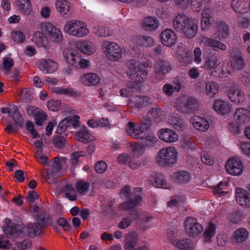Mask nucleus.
Here are the masks:
<instances>
[{
	"label": "nucleus",
	"mask_w": 250,
	"mask_h": 250,
	"mask_svg": "<svg viewBox=\"0 0 250 250\" xmlns=\"http://www.w3.org/2000/svg\"><path fill=\"white\" fill-rule=\"evenodd\" d=\"M143 25L146 30L151 31L158 27L159 22L155 18L149 17L144 20Z\"/></svg>",
	"instance_id": "nucleus-40"
},
{
	"label": "nucleus",
	"mask_w": 250,
	"mask_h": 250,
	"mask_svg": "<svg viewBox=\"0 0 250 250\" xmlns=\"http://www.w3.org/2000/svg\"><path fill=\"white\" fill-rule=\"evenodd\" d=\"M231 65L233 70H240L245 65L244 58L242 54L240 52H236L233 54L231 57Z\"/></svg>",
	"instance_id": "nucleus-26"
},
{
	"label": "nucleus",
	"mask_w": 250,
	"mask_h": 250,
	"mask_svg": "<svg viewBox=\"0 0 250 250\" xmlns=\"http://www.w3.org/2000/svg\"><path fill=\"white\" fill-rule=\"evenodd\" d=\"M20 11L24 14L29 15L31 12V5L30 0H18Z\"/></svg>",
	"instance_id": "nucleus-47"
},
{
	"label": "nucleus",
	"mask_w": 250,
	"mask_h": 250,
	"mask_svg": "<svg viewBox=\"0 0 250 250\" xmlns=\"http://www.w3.org/2000/svg\"><path fill=\"white\" fill-rule=\"evenodd\" d=\"M13 61L11 58H6L2 63L3 68L6 74H9L11 68L13 66Z\"/></svg>",
	"instance_id": "nucleus-64"
},
{
	"label": "nucleus",
	"mask_w": 250,
	"mask_h": 250,
	"mask_svg": "<svg viewBox=\"0 0 250 250\" xmlns=\"http://www.w3.org/2000/svg\"><path fill=\"white\" fill-rule=\"evenodd\" d=\"M229 74V71L227 69L225 70L222 65L219 63L214 67L210 72L211 76L218 78H226Z\"/></svg>",
	"instance_id": "nucleus-37"
},
{
	"label": "nucleus",
	"mask_w": 250,
	"mask_h": 250,
	"mask_svg": "<svg viewBox=\"0 0 250 250\" xmlns=\"http://www.w3.org/2000/svg\"><path fill=\"white\" fill-rule=\"evenodd\" d=\"M160 140L167 143H173L178 139V134L173 130L169 128H162L158 133Z\"/></svg>",
	"instance_id": "nucleus-14"
},
{
	"label": "nucleus",
	"mask_w": 250,
	"mask_h": 250,
	"mask_svg": "<svg viewBox=\"0 0 250 250\" xmlns=\"http://www.w3.org/2000/svg\"><path fill=\"white\" fill-rule=\"evenodd\" d=\"M137 43L141 46H151L154 43V40L149 36H140L137 40Z\"/></svg>",
	"instance_id": "nucleus-50"
},
{
	"label": "nucleus",
	"mask_w": 250,
	"mask_h": 250,
	"mask_svg": "<svg viewBox=\"0 0 250 250\" xmlns=\"http://www.w3.org/2000/svg\"><path fill=\"white\" fill-rule=\"evenodd\" d=\"M192 124L194 128L201 131H205L209 127L208 122L206 119L199 116L193 117Z\"/></svg>",
	"instance_id": "nucleus-27"
},
{
	"label": "nucleus",
	"mask_w": 250,
	"mask_h": 250,
	"mask_svg": "<svg viewBox=\"0 0 250 250\" xmlns=\"http://www.w3.org/2000/svg\"><path fill=\"white\" fill-rule=\"evenodd\" d=\"M158 142L157 138L154 136H147L144 141V146L146 147H153L156 146Z\"/></svg>",
	"instance_id": "nucleus-54"
},
{
	"label": "nucleus",
	"mask_w": 250,
	"mask_h": 250,
	"mask_svg": "<svg viewBox=\"0 0 250 250\" xmlns=\"http://www.w3.org/2000/svg\"><path fill=\"white\" fill-rule=\"evenodd\" d=\"M137 241V235L133 232L129 233L125 240V249L126 250H133Z\"/></svg>",
	"instance_id": "nucleus-38"
},
{
	"label": "nucleus",
	"mask_w": 250,
	"mask_h": 250,
	"mask_svg": "<svg viewBox=\"0 0 250 250\" xmlns=\"http://www.w3.org/2000/svg\"><path fill=\"white\" fill-rule=\"evenodd\" d=\"M197 107V104L196 100L192 97H189L186 102L181 103L179 107L181 112L188 113L195 111Z\"/></svg>",
	"instance_id": "nucleus-22"
},
{
	"label": "nucleus",
	"mask_w": 250,
	"mask_h": 250,
	"mask_svg": "<svg viewBox=\"0 0 250 250\" xmlns=\"http://www.w3.org/2000/svg\"><path fill=\"white\" fill-rule=\"evenodd\" d=\"M161 40L163 44L166 46L171 47L177 42V36L171 29H167L162 32Z\"/></svg>",
	"instance_id": "nucleus-10"
},
{
	"label": "nucleus",
	"mask_w": 250,
	"mask_h": 250,
	"mask_svg": "<svg viewBox=\"0 0 250 250\" xmlns=\"http://www.w3.org/2000/svg\"><path fill=\"white\" fill-rule=\"evenodd\" d=\"M128 74L129 78L136 82L142 83L146 80L147 71L139 66V62L136 60H130L127 63Z\"/></svg>",
	"instance_id": "nucleus-4"
},
{
	"label": "nucleus",
	"mask_w": 250,
	"mask_h": 250,
	"mask_svg": "<svg viewBox=\"0 0 250 250\" xmlns=\"http://www.w3.org/2000/svg\"><path fill=\"white\" fill-rule=\"evenodd\" d=\"M217 63V60L216 58H208L205 61L204 67L206 69L212 70L217 65L218 63Z\"/></svg>",
	"instance_id": "nucleus-59"
},
{
	"label": "nucleus",
	"mask_w": 250,
	"mask_h": 250,
	"mask_svg": "<svg viewBox=\"0 0 250 250\" xmlns=\"http://www.w3.org/2000/svg\"><path fill=\"white\" fill-rule=\"evenodd\" d=\"M103 45L105 48V52L110 60L116 61L122 57V49L115 42L105 41Z\"/></svg>",
	"instance_id": "nucleus-7"
},
{
	"label": "nucleus",
	"mask_w": 250,
	"mask_h": 250,
	"mask_svg": "<svg viewBox=\"0 0 250 250\" xmlns=\"http://www.w3.org/2000/svg\"><path fill=\"white\" fill-rule=\"evenodd\" d=\"M228 96L231 101L236 104L242 103L244 101V93L235 85L229 89Z\"/></svg>",
	"instance_id": "nucleus-17"
},
{
	"label": "nucleus",
	"mask_w": 250,
	"mask_h": 250,
	"mask_svg": "<svg viewBox=\"0 0 250 250\" xmlns=\"http://www.w3.org/2000/svg\"><path fill=\"white\" fill-rule=\"evenodd\" d=\"M63 54L65 59L67 63L72 66L75 67L77 62L80 60V57L76 55L74 52H71L69 50L64 52Z\"/></svg>",
	"instance_id": "nucleus-46"
},
{
	"label": "nucleus",
	"mask_w": 250,
	"mask_h": 250,
	"mask_svg": "<svg viewBox=\"0 0 250 250\" xmlns=\"http://www.w3.org/2000/svg\"><path fill=\"white\" fill-rule=\"evenodd\" d=\"M79 119L80 117L76 115L64 118L60 122L56 133L58 134H62L67 129L77 128L79 126Z\"/></svg>",
	"instance_id": "nucleus-6"
},
{
	"label": "nucleus",
	"mask_w": 250,
	"mask_h": 250,
	"mask_svg": "<svg viewBox=\"0 0 250 250\" xmlns=\"http://www.w3.org/2000/svg\"><path fill=\"white\" fill-rule=\"evenodd\" d=\"M52 91L57 94H61L70 96H76L77 92L72 88H65L62 87H54Z\"/></svg>",
	"instance_id": "nucleus-45"
},
{
	"label": "nucleus",
	"mask_w": 250,
	"mask_h": 250,
	"mask_svg": "<svg viewBox=\"0 0 250 250\" xmlns=\"http://www.w3.org/2000/svg\"><path fill=\"white\" fill-rule=\"evenodd\" d=\"M80 81L85 85H97L100 82L99 76L94 73H87L82 75Z\"/></svg>",
	"instance_id": "nucleus-18"
},
{
	"label": "nucleus",
	"mask_w": 250,
	"mask_h": 250,
	"mask_svg": "<svg viewBox=\"0 0 250 250\" xmlns=\"http://www.w3.org/2000/svg\"><path fill=\"white\" fill-rule=\"evenodd\" d=\"M243 218V213L241 210L233 211L229 215L230 221L233 224H237Z\"/></svg>",
	"instance_id": "nucleus-52"
},
{
	"label": "nucleus",
	"mask_w": 250,
	"mask_h": 250,
	"mask_svg": "<svg viewBox=\"0 0 250 250\" xmlns=\"http://www.w3.org/2000/svg\"><path fill=\"white\" fill-rule=\"evenodd\" d=\"M173 244L180 250H192L193 249V245L190 240L187 238L176 239L173 242Z\"/></svg>",
	"instance_id": "nucleus-34"
},
{
	"label": "nucleus",
	"mask_w": 250,
	"mask_h": 250,
	"mask_svg": "<svg viewBox=\"0 0 250 250\" xmlns=\"http://www.w3.org/2000/svg\"><path fill=\"white\" fill-rule=\"evenodd\" d=\"M150 182L154 187L165 189L169 188V186L167 184L166 180L163 176L161 175L152 177L150 180Z\"/></svg>",
	"instance_id": "nucleus-36"
},
{
	"label": "nucleus",
	"mask_w": 250,
	"mask_h": 250,
	"mask_svg": "<svg viewBox=\"0 0 250 250\" xmlns=\"http://www.w3.org/2000/svg\"><path fill=\"white\" fill-rule=\"evenodd\" d=\"M225 169L231 175H239L243 171V166L240 160L232 158L229 160L226 163Z\"/></svg>",
	"instance_id": "nucleus-9"
},
{
	"label": "nucleus",
	"mask_w": 250,
	"mask_h": 250,
	"mask_svg": "<svg viewBox=\"0 0 250 250\" xmlns=\"http://www.w3.org/2000/svg\"><path fill=\"white\" fill-rule=\"evenodd\" d=\"M12 37L13 41L18 43H22L25 40V35L24 34L19 31H14L12 34Z\"/></svg>",
	"instance_id": "nucleus-62"
},
{
	"label": "nucleus",
	"mask_w": 250,
	"mask_h": 250,
	"mask_svg": "<svg viewBox=\"0 0 250 250\" xmlns=\"http://www.w3.org/2000/svg\"><path fill=\"white\" fill-rule=\"evenodd\" d=\"M61 104L60 100H51L47 103V106L49 110L57 111L59 109Z\"/></svg>",
	"instance_id": "nucleus-61"
},
{
	"label": "nucleus",
	"mask_w": 250,
	"mask_h": 250,
	"mask_svg": "<svg viewBox=\"0 0 250 250\" xmlns=\"http://www.w3.org/2000/svg\"><path fill=\"white\" fill-rule=\"evenodd\" d=\"M168 119L171 126L177 131L181 132L186 129L187 125L181 116L171 115Z\"/></svg>",
	"instance_id": "nucleus-24"
},
{
	"label": "nucleus",
	"mask_w": 250,
	"mask_h": 250,
	"mask_svg": "<svg viewBox=\"0 0 250 250\" xmlns=\"http://www.w3.org/2000/svg\"><path fill=\"white\" fill-rule=\"evenodd\" d=\"M177 154L176 149L173 146L163 147L158 153L157 162L162 166H171L176 161Z\"/></svg>",
	"instance_id": "nucleus-3"
},
{
	"label": "nucleus",
	"mask_w": 250,
	"mask_h": 250,
	"mask_svg": "<svg viewBox=\"0 0 250 250\" xmlns=\"http://www.w3.org/2000/svg\"><path fill=\"white\" fill-rule=\"evenodd\" d=\"M74 137L78 141L86 144L94 140V137L89 133L85 126H82L76 132Z\"/></svg>",
	"instance_id": "nucleus-20"
},
{
	"label": "nucleus",
	"mask_w": 250,
	"mask_h": 250,
	"mask_svg": "<svg viewBox=\"0 0 250 250\" xmlns=\"http://www.w3.org/2000/svg\"><path fill=\"white\" fill-rule=\"evenodd\" d=\"M33 40L37 44L40 46H43L47 42L45 35L41 31H36L34 33Z\"/></svg>",
	"instance_id": "nucleus-48"
},
{
	"label": "nucleus",
	"mask_w": 250,
	"mask_h": 250,
	"mask_svg": "<svg viewBox=\"0 0 250 250\" xmlns=\"http://www.w3.org/2000/svg\"><path fill=\"white\" fill-rule=\"evenodd\" d=\"M126 130L128 135L131 137L136 139H144L142 131L137 123L129 122L126 126Z\"/></svg>",
	"instance_id": "nucleus-19"
},
{
	"label": "nucleus",
	"mask_w": 250,
	"mask_h": 250,
	"mask_svg": "<svg viewBox=\"0 0 250 250\" xmlns=\"http://www.w3.org/2000/svg\"><path fill=\"white\" fill-rule=\"evenodd\" d=\"M232 9L238 13H243L247 7L243 0H232L231 1Z\"/></svg>",
	"instance_id": "nucleus-49"
},
{
	"label": "nucleus",
	"mask_w": 250,
	"mask_h": 250,
	"mask_svg": "<svg viewBox=\"0 0 250 250\" xmlns=\"http://www.w3.org/2000/svg\"><path fill=\"white\" fill-rule=\"evenodd\" d=\"M57 67V63L51 59L42 60L38 65L39 68L44 73H52Z\"/></svg>",
	"instance_id": "nucleus-23"
},
{
	"label": "nucleus",
	"mask_w": 250,
	"mask_h": 250,
	"mask_svg": "<svg viewBox=\"0 0 250 250\" xmlns=\"http://www.w3.org/2000/svg\"><path fill=\"white\" fill-rule=\"evenodd\" d=\"M229 35V25L224 21L216 22L214 36L217 37L219 40L223 41L228 38Z\"/></svg>",
	"instance_id": "nucleus-13"
},
{
	"label": "nucleus",
	"mask_w": 250,
	"mask_h": 250,
	"mask_svg": "<svg viewBox=\"0 0 250 250\" xmlns=\"http://www.w3.org/2000/svg\"><path fill=\"white\" fill-rule=\"evenodd\" d=\"M3 232L11 238L14 237L15 235L21 233V230L18 224L14 223L10 226H5L3 229Z\"/></svg>",
	"instance_id": "nucleus-42"
},
{
	"label": "nucleus",
	"mask_w": 250,
	"mask_h": 250,
	"mask_svg": "<svg viewBox=\"0 0 250 250\" xmlns=\"http://www.w3.org/2000/svg\"><path fill=\"white\" fill-rule=\"evenodd\" d=\"M218 83L212 81H208L206 83V93L209 97H212L218 92Z\"/></svg>",
	"instance_id": "nucleus-43"
},
{
	"label": "nucleus",
	"mask_w": 250,
	"mask_h": 250,
	"mask_svg": "<svg viewBox=\"0 0 250 250\" xmlns=\"http://www.w3.org/2000/svg\"><path fill=\"white\" fill-rule=\"evenodd\" d=\"M162 113V111L159 107L153 108L149 112L150 116L157 122L161 121Z\"/></svg>",
	"instance_id": "nucleus-56"
},
{
	"label": "nucleus",
	"mask_w": 250,
	"mask_h": 250,
	"mask_svg": "<svg viewBox=\"0 0 250 250\" xmlns=\"http://www.w3.org/2000/svg\"><path fill=\"white\" fill-rule=\"evenodd\" d=\"M249 234V232L246 229L239 228L234 231L231 241L235 243H243L248 239Z\"/></svg>",
	"instance_id": "nucleus-25"
},
{
	"label": "nucleus",
	"mask_w": 250,
	"mask_h": 250,
	"mask_svg": "<svg viewBox=\"0 0 250 250\" xmlns=\"http://www.w3.org/2000/svg\"><path fill=\"white\" fill-rule=\"evenodd\" d=\"M44 27L50 39L53 42H59L62 40V34L59 28L54 26L50 22L45 23Z\"/></svg>",
	"instance_id": "nucleus-11"
},
{
	"label": "nucleus",
	"mask_w": 250,
	"mask_h": 250,
	"mask_svg": "<svg viewBox=\"0 0 250 250\" xmlns=\"http://www.w3.org/2000/svg\"><path fill=\"white\" fill-rule=\"evenodd\" d=\"M35 221L42 229L47 227L52 224V218L45 210L40 211L35 215Z\"/></svg>",
	"instance_id": "nucleus-16"
},
{
	"label": "nucleus",
	"mask_w": 250,
	"mask_h": 250,
	"mask_svg": "<svg viewBox=\"0 0 250 250\" xmlns=\"http://www.w3.org/2000/svg\"><path fill=\"white\" fill-rule=\"evenodd\" d=\"M107 166L106 163L104 161H99L97 162L94 165L95 170L98 173H103L107 169Z\"/></svg>",
	"instance_id": "nucleus-58"
},
{
	"label": "nucleus",
	"mask_w": 250,
	"mask_h": 250,
	"mask_svg": "<svg viewBox=\"0 0 250 250\" xmlns=\"http://www.w3.org/2000/svg\"><path fill=\"white\" fill-rule=\"evenodd\" d=\"M173 24L174 28L177 31H182L187 38H193L197 32V21L186 16L177 15L173 20Z\"/></svg>",
	"instance_id": "nucleus-1"
},
{
	"label": "nucleus",
	"mask_w": 250,
	"mask_h": 250,
	"mask_svg": "<svg viewBox=\"0 0 250 250\" xmlns=\"http://www.w3.org/2000/svg\"><path fill=\"white\" fill-rule=\"evenodd\" d=\"M154 69L156 78L159 80H162L170 71L171 67L168 61L162 60L156 63Z\"/></svg>",
	"instance_id": "nucleus-8"
},
{
	"label": "nucleus",
	"mask_w": 250,
	"mask_h": 250,
	"mask_svg": "<svg viewBox=\"0 0 250 250\" xmlns=\"http://www.w3.org/2000/svg\"><path fill=\"white\" fill-rule=\"evenodd\" d=\"M56 7L58 11L66 18L69 16L70 10V3L66 0H57L56 2Z\"/></svg>",
	"instance_id": "nucleus-29"
},
{
	"label": "nucleus",
	"mask_w": 250,
	"mask_h": 250,
	"mask_svg": "<svg viewBox=\"0 0 250 250\" xmlns=\"http://www.w3.org/2000/svg\"><path fill=\"white\" fill-rule=\"evenodd\" d=\"M201 18L211 24L214 21L212 16V12L209 8H207L203 10L201 14Z\"/></svg>",
	"instance_id": "nucleus-60"
},
{
	"label": "nucleus",
	"mask_w": 250,
	"mask_h": 250,
	"mask_svg": "<svg viewBox=\"0 0 250 250\" xmlns=\"http://www.w3.org/2000/svg\"><path fill=\"white\" fill-rule=\"evenodd\" d=\"M57 224L62 227L65 231H70L71 229V225L64 218L60 217L57 220Z\"/></svg>",
	"instance_id": "nucleus-63"
},
{
	"label": "nucleus",
	"mask_w": 250,
	"mask_h": 250,
	"mask_svg": "<svg viewBox=\"0 0 250 250\" xmlns=\"http://www.w3.org/2000/svg\"><path fill=\"white\" fill-rule=\"evenodd\" d=\"M86 24L80 21H68L64 26V31L67 34L77 37H83L89 33Z\"/></svg>",
	"instance_id": "nucleus-2"
},
{
	"label": "nucleus",
	"mask_w": 250,
	"mask_h": 250,
	"mask_svg": "<svg viewBox=\"0 0 250 250\" xmlns=\"http://www.w3.org/2000/svg\"><path fill=\"white\" fill-rule=\"evenodd\" d=\"M181 88L180 84H177L173 86L170 84L167 83L164 85L163 90L164 92L167 96H171L175 91H179Z\"/></svg>",
	"instance_id": "nucleus-51"
},
{
	"label": "nucleus",
	"mask_w": 250,
	"mask_h": 250,
	"mask_svg": "<svg viewBox=\"0 0 250 250\" xmlns=\"http://www.w3.org/2000/svg\"><path fill=\"white\" fill-rule=\"evenodd\" d=\"M213 109L218 113L224 115L231 110V104L228 101L217 100L214 102Z\"/></svg>",
	"instance_id": "nucleus-21"
},
{
	"label": "nucleus",
	"mask_w": 250,
	"mask_h": 250,
	"mask_svg": "<svg viewBox=\"0 0 250 250\" xmlns=\"http://www.w3.org/2000/svg\"><path fill=\"white\" fill-rule=\"evenodd\" d=\"M216 229L215 225L210 222L203 233V238L205 242H210L211 241V238L214 237L216 233Z\"/></svg>",
	"instance_id": "nucleus-39"
},
{
	"label": "nucleus",
	"mask_w": 250,
	"mask_h": 250,
	"mask_svg": "<svg viewBox=\"0 0 250 250\" xmlns=\"http://www.w3.org/2000/svg\"><path fill=\"white\" fill-rule=\"evenodd\" d=\"M132 103L134 107L141 108L146 106L149 102L147 97L144 96H137L133 98Z\"/></svg>",
	"instance_id": "nucleus-41"
},
{
	"label": "nucleus",
	"mask_w": 250,
	"mask_h": 250,
	"mask_svg": "<svg viewBox=\"0 0 250 250\" xmlns=\"http://www.w3.org/2000/svg\"><path fill=\"white\" fill-rule=\"evenodd\" d=\"M11 109V118L16 125L20 127H22L24 124V120L17 106L15 104H12Z\"/></svg>",
	"instance_id": "nucleus-33"
},
{
	"label": "nucleus",
	"mask_w": 250,
	"mask_h": 250,
	"mask_svg": "<svg viewBox=\"0 0 250 250\" xmlns=\"http://www.w3.org/2000/svg\"><path fill=\"white\" fill-rule=\"evenodd\" d=\"M76 47L79 50L87 55L92 54L95 50L93 44L91 42L87 41L78 42L76 43Z\"/></svg>",
	"instance_id": "nucleus-31"
},
{
	"label": "nucleus",
	"mask_w": 250,
	"mask_h": 250,
	"mask_svg": "<svg viewBox=\"0 0 250 250\" xmlns=\"http://www.w3.org/2000/svg\"><path fill=\"white\" fill-rule=\"evenodd\" d=\"M235 198L239 205L250 207V193L241 188H237L235 191Z\"/></svg>",
	"instance_id": "nucleus-15"
},
{
	"label": "nucleus",
	"mask_w": 250,
	"mask_h": 250,
	"mask_svg": "<svg viewBox=\"0 0 250 250\" xmlns=\"http://www.w3.org/2000/svg\"><path fill=\"white\" fill-rule=\"evenodd\" d=\"M32 112L29 113V109H28V113L34 114L35 123L38 125H42L43 122L46 120L47 116L46 114L42 111H39V108L32 106Z\"/></svg>",
	"instance_id": "nucleus-30"
},
{
	"label": "nucleus",
	"mask_w": 250,
	"mask_h": 250,
	"mask_svg": "<svg viewBox=\"0 0 250 250\" xmlns=\"http://www.w3.org/2000/svg\"><path fill=\"white\" fill-rule=\"evenodd\" d=\"M144 150V146L141 144H135L132 146L133 154L136 157L142 155Z\"/></svg>",
	"instance_id": "nucleus-57"
},
{
	"label": "nucleus",
	"mask_w": 250,
	"mask_h": 250,
	"mask_svg": "<svg viewBox=\"0 0 250 250\" xmlns=\"http://www.w3.org/2000/svg\"><path fill=\"white\" fill-rule=\"evenodd\" d=\"M249 111L244 108L237 109L234 114V118L236 121L240 124H246L248 122Z\"/></svg>",
	"instance_id": "nucleus-32"
},
{
	"label": "nucleus",
	"mask_w": 250,
	"mask_h": 250,
	"mask_svg": "<svg viewBox=\"0 0 250 250\" xmlns=\"http://www.w3.org/2000/svg\"><path fill=\"white\" fill-rule=\"evenodd\" d=\"M42 228L35 223H31L27 225V231L30 237L40 235L42 232Z\"/></svg>",
	"instance_id": "nucleus-44"
},
{
	"label": "nucleus",
	"mask_w": 250,
	"mask_h": 250,
	"mask_svg": "<svg viewBox=\"0 0 250 250\" xmlns=\"http://www.w3.org/2000/svg\"><path fill=\"white\" fill-rule=\"evenodd\" d=\"M90 187L89 182H85L84 180L78 181L76 184V188L80 193H83L87 191Z\"/></svg>",
	"instance_id": "nucleus-53"
},
{
	"label": "nucleus",
	"mask_w": 250,
	"mask_h": 250,
	"mask_svg": "<svg viewBox=\"0 0 250 250\" xmlns=\"http://www.w3.org/2000/svg\"><path fill=\"white\" fill-rule=\"evenodd\" d=\"M128 200L119 205V208L123 210H130L139 206L142 201V197L136 194L132 193Z\"/></svg>",
	"instance_id": "nucleus-12"
},
{
	"label": "nucleus",
	"mask_w": 250,
	"mask_h": 250,
	"mask_svg": "<svg viewBox=\"0 0 250 250\" xmlns=\"http://www.w3.org/2000/svg\"><path fill=\"white\" fill-rule=\"evenodd\" d=\"M185 229L187 234L193 238L199 236L203 230V226L193 217H188L184 222Z\"/></svg>",
	"instance_id": "nucleus-5"
},
{
	"label": "nucleus",
	"mask_w": 250,
	"mask_h": 250,
	"mask_svg": "<svg viewBox=\"0 0 250 250\" xmlns=\"http://www.w3.org/2000/svg\"><path fill=\"white\" fill-rule=\"evenodd\" d=\"M220 41L217 37L214 36L213 38H208L207 40V42L208 45L212 47L213 50L217 51L220 50L221 51H226L227 49L226 45Z\"/></svg>",
	"instance_id": "nucleus-35"
},
{
	"label": "nucleus",
	"mask_w": 250,
	"mask_h": 250,
	"mask_svg": "<svg viewBox=\"0 0 250 250\" xmlns=\"http://www.w3.org/2000/svg\"><path fill=\"white\" fill-rule=\"evenodd\" d=\"M25 128L28 132H29L33 138H39L40 135L37 132L35 129L34 124L31 121H28L25 122Z\"/></svg>",
	"instance_id": "nucleus-55"
},
{
	"label": "nucleus",
	"mask_w": 250,
	"mask_h": 250,
	"mask_svg": "<svg viewBox=\"0 0 250 250\" xmlns=\"http://www.w3.org/2000/svg\"><path fill=\"white\" fill-rule=\"evenodd\" d=\"M173 178L175 183L187 184L191 180V176L188 171L180 170L173 174Z\"/></svg>",
	"instance_id": "nucleus-28"
}]
</instances>
